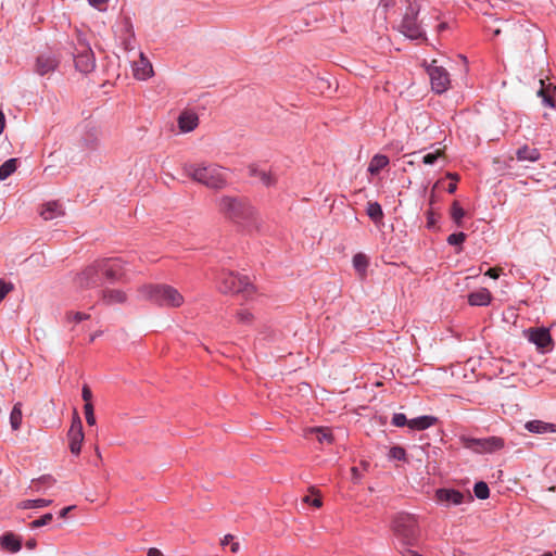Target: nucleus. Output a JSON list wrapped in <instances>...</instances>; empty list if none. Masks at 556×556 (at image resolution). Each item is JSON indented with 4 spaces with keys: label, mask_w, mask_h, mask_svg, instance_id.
Masks as SVG:
<instances>
[{
    "label": "nucleus",
    "mask_w": 556,
    "mask_h": 556,
    "mask_svg": "<svg viewBox=\"0 0 556 556\" xmlns=\"http://www.w3.org/2000/svg\"><path fill=\"white\" fill-rule=\"evenodd\" d=\"M219 213L227 218L245 226H257L256 210L243 198L223 195L217 201Z\"/></svg>",
    "instance_id": "f257e3e1"
},
{
    "label": "nucleus",
    "mask_w": 556,
    "mask_h": 556,
    "mask_svg": "<svg viewBox=\"0 0 556 556\" xmlns=\"http://www.w3.org/2000/svg\"><path fill=\"white\" fill-rule=\"evenodd\" d=\"M186 176L207 188L220 189L226 185L223 169L211 163H188L182 166Z\"/></svg>",
    "instance_id": "f03ea898"
},
{
    "label": "nucleus",
    "mask_w": 556,
    "mask_h": 556,
    "mask_svg": "<svg viewBox=\"0 0 556 556\" xmlns=\"http://www.w3.org/2000/svg\"><path fill=\"white\" fill-rule=\"evenodd\" d=\"M392 532L395 538V548L413 547L419 541L417 519L409 514H399L392 521Z\"/></svg>",
    "instance_id": "7ed1b4c3"
},
{
    "label": "nucleus",
    "mask_w": 556,
    "mask_h": 556,
    "mask_svg": "<svg viewBox=\"0 0 556 556\" xmlns=\"http://www.w3.org/2000/svg\"><path fill=\"white\" fill-rule=\"evenodd\" d=\"M139 294L160 306L176 308L184 302V295L169 285H144L139 288Z\"/></svg>",
    "instance_id": "20e7f679"
},
{
    "label": "nucleus",
    "mask_w": 556,
    "mask_h": 556,
    "mask_svg": "<svg viewBox=\"0 0 556 556\" xmlns=\"http://www.w3.org/2000/svg\"><path fill=\"white\" fill-rule=\"evenodd\" d=\"M218 289L223 293H231L248 301L255 294V287L250 279L233 271H222L218 277Z\"/></svg>",
    "instance_id": "39448f33"
},
{
    "label": "nucleus",
    "mask_w": 556,
    "mask_h": 556,
    "mask_svg": "<svg viewBox=\"0 0 556 556\" xmlns=\"http://www.w3.org/2000/svg\"><path fill=\"white\" fill-rule=\"evenodd\" d=\"M421 5L418 1L409 2L400 25L401 33L409 39L424 38L425 33L420 23L417 21Z\"/></svg>",
    "instance_id": "423d86ee"
},
{
    "label": "nucleus",
    "mask_w": 556,
    "mask_h": 556,
    "mask_svg": "<svg viewBox=\"0 0 556 556\" xmlns=\"http://www.w3.org/2000/svg\"><path fill=\"white\" fill-rule=\"evenodd\" d=\"M462 442L466 448L476 453H493L504 447V440L500 437H490L483 439L462 438Z\"/></svg>",
    "instance_id": "0eeeda50"
},
{
    "label": "nucleus",
    "mask_w": 556,
    "mask_h": 556,
    "mask_svg": "<svg viewBox=\"0 0 556 556\" xmlns=\"http://www.w3.org/2000/svg\"><path fill=\"white\" fill-rule=\"evenodd\" d=\"M114 35L126 51L135 49V31L129 17L124 16L116 22Z\"/></svg>",
    "instance_id": "6e6552de"
},
{
    "label": "nucleus",
    "mask_w": 556,
    "mask_h": 556,
    "mask_svg": "<svg viewBox=\"0 0 556 556\" xmlns=\"http://www.w3.org/2000/svg\"><path fill=\"white\" fill-rule=\"evenodd\" d=\"M98 266L101 269L102 277L110 282L121 280L125 275V264L119 258L98 260Z\"/></svg>",
    "instance_id": "1a4fd4ad"
},
{
    "label": "nucleus",
    "mask_w": 556,
    "mask_h": 556,
    "mask_svg": "<svg viewBox=\"0 0 556 556\" xmlns=\"http://www.w3.org/2000/svg\"><path fill=\"white\" fill-rule=\"evenodd\" d=\"M435 500L444 507L450 508L465 502H471L472 496L470 493L465 494L454 489H438L435 491Z\"/></svg>",
    "instance_id": "9d476101"
},
{
    "label": "nucleus",
    "mask_w": 556,
    "mask_h": 556,
    "mask_svg": "<svg viewBox=\"0 0 556 556\" xmlns=\"http://www.w3.org/2000/svg\"><path fill=\"white\" fill-rule=\"evenodd\" d=\"M437 61H432V64L428 67V74L431 81V87L437 93H442L447 90L450 86V74L447 71L435 65Z\"/></svg>",
    "instance_id": "9b49d317"
},
{
    "label": "nucleus",
    "mask_w": 556,
    "mask_h": 556,
    "mask_svg": "<svg viewBox=\"0 0 556 556\" xmlns=\"http://www.w3.org/2000/svg\"><path fill=\"white\" fill-rule=\"evenodd\" d=\"M102 274L98 266V260L87 266L77 275V283L79 287L89 289L98 287L101 282Z\"/></svg>",
    "instance_id": "f8f14e48"
},
{
    "label": "nucleus",
    "mask_w": 556,
    "mask_h": 556,
    "mask_svg": "<svg viewBox=\"0 0 556 556\" xmlns=\"http://www.w3.org/2000/svg\"><path fill=\"white\" fill-rule=\"evenodd\" d=\"M70 450L73 454L78 455L84 442L83 424L77 413L74 414L72 426L67 432Z\"/></svg>",
    "instance_id": "ddd939ff"
},
{
    "label": "nucleus",
    "mask_w": 556,
    "mask_h": 556,
    "mask_svg": "<svg viewBox=\"0 0 556 556\" xmlns=\"http://www.w3.org/2000/svg\"><path fill=\"white\" fill-rule=\"evenodd\" d=\"M75 66L81 73H89L94 68V55L88 46H83L81 50L75 55Z\"/></svg>",
    "instance_id": "4468645a"
},
{
    "label": "nucleus",
    "mask_w": 556,
    "mask_h": 556,
    "mask_svg": "<svg viewBox=\"0 0 556 556\" xmlns=\"http://www.w3.org/2000/svg\"><path fill=\"white\" fill-rule=\"evenodd\" d=\"M132 74L139 80H147L153 75L152 64L143 52H140L139 59L132 62Z\"/></svg>",
    "instance_id": "2eb2a0df"
},
{
    "label": "nucleus",
    "mask_w": 556,
    "mask_h": 556,
    "mask_svg": "<svg viewBox=\"0 0 556 556\" xmlns=\"http://www.w3.org/2000/svg\"><path fill=\"white\" fill-rule=\"evenodd\" d=\"M59 59L54 53H42L37 58L36 72L39 75H46L53 72L59 65Z\"/></svg>",
    "instance_id": "dca6fc26"
},
{
    "label": "nucleus",
    "mask_w": 556,
    "mask_h": 556,
    "mask_svg": "<svg viewBox=\"0 0 556 556\" xmlns=\"http://www.w3.org/2000/svg\"><path fill=\"white\" fill-rule=\"evenodd\" d=\"M178 128L181 132H190L199 125V116L192 111H184L177 118Z\"/></svg>",
    "instance_id": "f3484780"
},
{
    "label": "nucleus",
    "mask_w": 556,
    "mask_h": 556,
    "mask_svg": "<svg viewBox=\"0 0 556 556\" xmlns=\"http://www.w3.org/2000/svg\"><path fill=\"white\" fill-rule=\"evenodd\" d=\"M101 300L106 305L123 304L127 300V295L123 290L106 288L101 292Z\"/></svg>",
    "instance_id": "a211bd4d"
},
{
    "label": "nucleus",
    "mask_w": 556,
    "mask_h": 556,
    "mask_svg": "<svg viewBox=\"0 0 556 556\" xmlns=\"http://www.w3.org/2000/svg\"><path fill=\"white\" fill-rule=\"evenodd\" d=\"M304 435L307 439L315 438L319 443L331 444L333 441L332 433L329 428L325 427H314L305 430Z\"/></svg>",
    "instance_id": "6ab92c4d"
},
{
    "label": "nucleus",
    "mask_w": 556,
    "mask_h": 556,
    "mask_svg": "<svg viewBox=\"0 0 556 556\" xmlns=\"http://www.w3.org/2000/svg\"><path fill=\"white\" fill-rule=\"evenodd\" d=\"M540 89L538 91V96L542 98V101L545 105L549 108H555V92L556 87L553 86L551 83L546 84L544 79H540Z\"/></svg>",
    "instance_id": "aec40b11"
},
{
    "label": "nucleus",
    "mask_w": 556,
    "mask_h": 556,
    "mask_svg": "<svg viewBox=\"0 0 556 556\" xmlns=\"http://www.w3.org/2000/svg\"><path fill=\"white\" fill-rule=\"evenodd\" d=\"M40 215L45 220H51L64 215L62 205L56 201H51L42 205Z\"/></svg>",
    "instance_id": "412c9836"
},
{
    "label": "nucleus",
    "mask_w": 556,
    "mask_h": 556,
    "mask_svg": "<svg viewBox=\"0 0 556 556\" xmlns=\"http://www.w3.org/2000/svg\"><path fill=\"white\" fill-rule=\"evenodd\" d=\"M530 341L538 348L545 349L552 343V338L547 329L538 328L530 332Z\"/></svg>",
    "instance_id": "4be33fe9"
},
{
    "label": "nucleus",
    "mask_w": 556,
    "mask_h": 556,
    "mask_svg": "<svg viewBox=\"0 0 556 556\" xmlns=\"http://www.w3.org/2000/svg\"><path fill=\"white\" fill-rule=\"evenodd\" d=\"M540 157V151L536 148H532L527 144L516 150V160L519 162H536Z\"/></svg>",
    "instance_id": "5701e85b"
},
{
    "label": "nucleus",
    "mask_w": 556,
    "mask_h": 556,
    "mask_svg": "<svg viewBox=\"0 0 556 556\" xmlns=\"http://www.w3.org/2000/svg\"><path fill=\"white\" fill-rule=\"evenodd\" d=\"M0 545L11 553H17L22 548L21 540L12 532H5L1 535Z\"/></svg>",
    "instance_id": "b1692460"
},
{
    "label": "nucleus",
    "mask_w": 556,
    "mask_h": 556,
    "mask_svg": "<svg viewBox=\"0 0 556 556\" xmlns=\"http://www.w3.org/2000/svg\"><path fill=\"white\" fill-rule=\"evenodd\" d=\"M492 295L491 292L482 288L476 292H472L468 295V302L473 306H484L491 302Z\"/></svg>",
    "instance_id": "393cba45"
},
{
    "label": "nucleus",
    "mask_w": 556,
    "mask_h": 556,
    "mask_svg": "<svg viewBox=\"0 0 556 556\" xmlns=\"http://www.w3.org/2000/svg\"><path fill=\"white\" fill-rule=\"evenodd\" d=\"M438 422V418L433 416H420L409 419L408 428L413 430H426Z\"/></svg>",
    "instance_id": "a878e982"
},
{
    "label": "nucleus",
    "mask_w": 556,
    "mask_h": 556,
    "mask_svg": "<svg viewBox=\"0 0 556 556\" xmlns=\"http://www.w3.org/2000/svg\"><path fill=\"white\" fill-rule=\"evenodd\" d=\"M525 428L533 433L556 432V426L553 424L544 422L542 420H531L525 425Z\"/></svg>",
    "instance_id": "bb28decb"
},
{
    "label": "nucleus",
    "mask_w": 556,
    "mask_h": 556,
    "mask_svg": "<svg viewBox=\"0 0 556 556\" xmlns=\"http://www.w3.org/2000/svg\"><path fill=\"white\" fill-rule=\"evenodd\" d=\"M366 213L375 224H382L383 211L378 202H368Z\"/></svg>",
    "instance_id": "cd10ccee"
},
{
    "label": "nucleus",
    "mask_w": 556,
    "mask_h": 556,
    "mask_svg": "<svg viewBox=\"0 0 556 556\" xmlns=\"http://www.w3.org/2000/svg\"><path fill=\"white\" fill-rule=\"evenodd\" d=\"M389 164L388 156L383 154H376L368 165V172L372 175H377L382 168Z\"/></svg>",
    "instance_id": "c85d7f7f"
},
{
    "label": "nucleus",
    "mask_w": 556,
    "mask_h": 556,
    "mask_svg": "<svg viewBox=\"0 0 556 556\" xmlns=\"http://www.w3.org/2000/svg\"><path fill=\"white\" fill-rule=\"evenodd\" d=\"M52 503L50 500L38 498V500H25L17 504L18 509H31L47 507Z\"/></svg>",
    "instance_id": "c756f323"
},
{
    "label": "nucleus",
    "mask_w": 556,
    "mask_h": 556,
    "mask_svg": "<svg viewBox=\"0 0 556 556\" xmlns=\"http://www.w3.org/2000/svg\"><path fill=\"white\" fill-rule=\"evenodd\" d=\"M368 264V257L365 254L357 253L353 256V266L361 277H365Z\"/></svg>",
    "instance_id": "7c9ffc66"
},
{
    "label": "nucleus",
    "mask_w": 556,
    "mask_h": 556,
    "mask_svg": "<svg viewBox=\"0 0 556 556\" xmlns=\"http://www.w3.org/2000/svg\"><path fill=\"white\" fill-rule=\"evenodd\" d=\"M22 404L16 403L10 414V424L13 430H18L22 424Z\"/></svg>",
    "instance_id": "2f4dec72"
},
{
    "label": "nucleus",
    "mask_w": 556,
    "mask_h": 556,
    "mask_svg": "<svg viewBox=\"0 0 556 556\" xmlns=\"http://www.w3.org/2000/svg\"><path fill=\"white\" fill-rule=\"evenodd\" d=\"M16 159H10L0 166V180H5L16 170Z\"/></svg>",
    "instance_id": "473e14b6"
},
{
    "label": "nucleus",
    "mask_w": 556,
    "mask_h": 556,
    "mask_svg": "<svg viewBox=\"0 0 556 556\" xmlns=\"http://www.w3.org/2000/svg\"><path fill=\"white\" fill-rule=\"evenodd\" d=\"M100 139L97 129L89 131L84 138V144L89 149H96L99 146Z\"/></svg>",
    "instance_id": "72a5a7b5"
},
{
    "label": "nucleus",
    "mask_w": 556,
    "mask_h": 556,
    "mask_svg": "<svg viewBox=\"0 0 556 556\" xmlns=\"http://www.w3.org/2000/svg\"><path fill=\"white\" fill-rule=\"evenodd\" d=\"M475 495L480 500H485L490 495L489 486L485 482L480 481L477 482L473 486Z\"/></svg>",
    "instance_id": "f704fd0d"
},
{
    "label": "nucleus",
    "mask_w": 556,
    "mask_h": 556,
    "mask_svg": "<svg viewBox=\"0 0 556 556\" xmlns=\"http://www.w3.org/2000/svg\"><path fill=\"white\" fill-rule=\"evenodd\" d=\"M451 215L453 220L460 226L462 218L465 216V211L457 201H454L451 207Z\"/></svg>",
    "instance_id": "c9c22d12"
},
{
    "label": "nucleus",
    "mask_w": 556,
    "mask_h": 556,
    "mask_svg": "<svg viewBox=\"0 0 556 556\" xmlns=\"http://www.w3.org/2000/svg\"><path fill=\"white\" fill-rule=\"evenodd\" d=\"M236 317L239 323L249 325L253 321L254 317L251 312L248 309H239L236 314Z\"/></svg>",
    "instance_id": "e433bc0d"
},
{
    "label": "nucleus",
    "mask_w": 556,
    "mask_h": 556,
    "mask_svg": "<svg viewBox=\"0 0 556 556\" xmlns=\"http://www.w3.org/2000/svg\"><path fill=\"white\" fill-rule=\"evenodd\" d=\"M52 519H53V516H52V514L49 513V514L43 515L39 519H36V520L31 521L29 523V527L31 529L39 528V527H42V526H46V525L50 523L52 521Z\"/></svg>",
    "instance_id": "4c0bfd02"
},
{
    "label": "nucleus",
    "mask_w": 556,
    "mask_h": 556,
    "mask_svg": "<svg viewBox=\"0 0 556 556\" xmlns=\"http://www.w3.org/2000/svg\"><path fill=\"white\" fill-rule=\"evenodd\" d=\"M84 412H85V417H86V421L89 426H94L96 425V417H94V413H93V405L92 404H85L84 405Z\"/></svg>",
    "instance_id": "58836bf2"
},
{
    "label": "nucleus",
    "mask_w": 556,
    "mask_h": 556,
    "mask_svg": "<svg viewBox=\"0 0 556 556\" xmlns=\"http://www.w3.org/2000/svg\"><path fill=\"white\" fill-rule=\"evenodd\" d=\"M406 456V452L401 446H393L390 448L389 457L393 459L404 460Z\"/></svg>",
    "instance_id": "ea45409f"
},
{
    "label": "nucleus",
    "mask_w": 556,
    "mask_h": 556,
    "mask_svg": "<svg viewBox=\"0 0 556 556\" xmlns=\"http://www.w3.org/2000/svg\"><path fill=\"white\" fill-rule=\"evenodd\" d=\"M443 155V151L438 149L432 153H428L422 157V162L427 165H432L435 161Z\"/></svg>",
    "instance_id": "a19ab883"
},
{
    "label": "nucleus",
    "mask_w": 556,
    "mask_h": 556,
    "mask_svg": "<svg viewBox=\"0 0 556 556\" xmlns=\"http://www.w3.org/2000/svg\"><path fill=\"white\" fill-rule=\"evenodd\" d=\"M467 236L464 232L452 233L447 238L451 245H459L466 240Z\"/></svg>",
    "instance_id": "79ce46f5"
},
{
    "label": "nucleus",
    "mask_w": 556,
    "mask_h": 556,
    "mask_svg": "<svg viewBox=\"0 0 556 556\" xmlns=\"http://www.w3.org/2000/svg\"><path fill=\"white\" fill-rule=\"evenodd\" d=\"M392 425L395 427H404L409 424V420L406 418V416L402 413L394 414L392 417Z\"/></svg>",
    "instance_id": "37998d69"
},
{
    "label": "nucleus",
    "mask_w": 556,
    "mask_h": 556,
    "mask_svg": "<svg viewBox=\"0 0 556 556\" xmlns=\"http://www.w3.org/2000/svg\"><path fill=\"white\" fill-rule=\"evenodd\" d=\"M13 290V285L11 282H5L0 279V302Z\"/></svg>",
    "instance_id": "c03bdc74"
},
{
    "label": "nucleus",
    "mask_w": 556,
    "mask_h": 556,
    "mask_svg": "<svg viewBox=\"0 0 556 556\" xmlns=\"http://www.w3.org/2000/svg\"><path fill=\"white\" fill-rule=\"evenodd\" d=\"M257 177L267 187L274 185L276 181L271 174L266 172H260L257 174Z\"/></svg>",
    "instance_id": "a18cd8bd"
},
{
    "label": "nucleus",
    "mask_w": 556,
    "mask_h": 556,
    "mask_svg": "<svg viewBox=\"0 0 556 556\" xmlns=\"http://www.w3.org/2000/svg\"><path fill=\"white\" fill-rule=\"evenodd\" d=\"M87 318H89V315L80 312H71L67 314V319L70 321L80 323L81 320H85Z\"/></svg>",
    "instance_id": "49530a36"
},
{
    "label": "nucleus",
    "mask_w": 556,
    "mask_h": 556,
    "mask_svg": "<svg viewBox=\"0 0 556 556\" xmlns=\"http://www.w3.org/2000/svg\"><path fill=\"white\" fill-rule=\"evenodd\" d=\"M81 397L85 401V404H92L91 403L92 392H91V390H90L88 384H84L83 386Z\"/></svg>",
    "instance_id": "de8ad7c7"
},
{
    "label": "nucleus",
    "mask_w": 556,
    "mask_h": 556,
    "mask_svg": "<svg viewBox=\"0 0 556 556\" xmlns=\"http://www.w3.org/2000/svg\"><path fill=\"white\" fill-rule=\"evenodd\" d=\"M303 502L306 503V504H311V505H313L316 508H319L323 505V502H321L320 497H316V498L312 500L309 495H305L303 497Z\"/></svg>",
    "instance_id": "09e8293b"
},
{
    "label": "nucleus",
    "mask_w": 556,
    "mask_h": 556,
    "mask_svg": "<svg viewBox=\"0 0 556 556\" xmlns=\"http://www.w3.org/2000/svg\"><path fill=\"white\" fill-rule=\"evenodd\" d=\"M403 556H421L410 547H402L397 549Z\"/></svg>",
    "instance_id": "8fccbe9b"
},
{
    "label": "nucleus",
    "mask_w": 556,
    "mask_h": 556,
    "mask_svg": "<svg viewBox=\"0 0 556 556\" xmlns=\"http://www.w3.org/2000/svg\"><path fill=\"white\" fill-rule=\"evenodd\" d=\"M501 270H502L501 268H496V267L490 268L485 273V275L489 276L490 278L496 279V278H498Z\"/></svg>",
    "instance_id": "3c124183"
},
{
    "label": "nucleus",
    "mask_w": 556,
    "mask_h": 556,
    "mask_svg": "<svg viewBox=\"0 0 556 556\" xmlns=\"http://www.w3.org/2000/svg\"><path fill=\"white\" fill-rule=\"evenodd\" d=\"M89 3L99 9V10H102V7L106 3L108 0H88Z\"/></svg>",
    "instance_id": "603ef678"
},
{
    "label": "nucleus",
    "mask_w": 556,
    "mask_h": 556,
    "mask_svg": "<svg viewBox=\"0 0 556 556\" xmlns=\"http://www.w3.org/2000/svg\"><path fill=\"white\" fill-rule=\"evenodd\" d=\"M232 540H233V535H231V534H226V535L222 539V541H220V545H222V546H226L227 544L231 543V542H232Z\"/></svg>",
    "instance_id": "864d4df0"
},
{
    "label": "nucleus",
    "mask_w": 556,
    "mask_h": 556,
    "mask_svg": "<svg viewBox=\"0 0 556 556\" xmlns=\"http://www.w3.org/2000/svg\"><path fill=\"white\" fill-rule=\"evenodd\" d=\"M75 508V506H67V507H64L63 509H61L60 511V517L61 518H65L67 516V514L73 510Z\"/></svg>",
    "instance_id": "5fc2aeb1"
},
{
    "label": "nucleus",
    "mask_w": 556,
    "mask_h": 556,
    "mask_svg": "<svg viewBox=\"0 0 556 556\" xmlns=\"http://www.w3.org/2000/svg\"><path fill=\"white\" fill-rule=\"evenodd\" d=\"M5 127V117L2 111H0V135L3 132Z\"/></svg>",
    "instance_id": "6e6d98bb"
},
{
    "label": "nucleus",
    "mask_w": 556,
    "mask_h": 556,
    "mask_svg": "<svg viewBox=\"0 0 556 556\" xmlns=\"http://www.w3.org/2000/svg\"><path fill=\"white\" fill-rule=\"evenodd\" d=\"M147 556H163V554L157 548L152 547L148 551Z\"/></svg>",
    "instance_id": "4d7b16f0"
},
{
    "label": "nucleus",
    "mask_w": 556,
    "mask_h": 556,
    "mask_svg": "<svg viewBox=\"0 0 556 556\" xmlns=\"http://www.w3.org/2000/svg\"><path fill=\"white\" fill-rule=\"evenodd\" d=\"M240 549V545L238 542H231L230 551L232 554H237Z\"/></svg>",
    "instance_id": "13d9d810"
},
{
    "label": "nucleus",
    "mask_w": 556,
    "mask_h": 556,
    "mask_svg": "<svg viewBox=\"0 0 556 556\" xmlns=\"http://www.w3.org/2000/svg\"><path fill=\"white\" fill-rule=\"evenodd\" d=\"M26 547L29 548V549H34L37 545L36 541L34 539H30L26 542Z\"/></svg>",
    "instance_id": "bf43d9fd"
},
{
    "label": "nucleus",
    "mask_w": 556,
    "mask_h": 556,
    "mask_svg": "<svg viewBox=\"0 0 556 556\" xmlns=\"http://www.w3.org/2000/svg\"><path fill=\"white\" fill-rule=\"evenodd\" d=\"M456 189H457L456 181L451 182V184L448 185V187H447V192H448V193H454V192L456 191Z\"/></svg>",
    "instance_id": "052dcab7"
},
{
    "label": "nucleus",
    "mask_w": 556,
    "mask_h": 556,
    "mask_svg": "<svg viewBox=\"0 0 556 556\" xmlns=\"http://www.w3.org/2000/svg\"><path fill=\"white\" fill-rule=\"evenodd\" d=\"M446 176L448 178L453 179L454 181H457L459 179L458 175H456V174L448 173Z\"/></svg>",
    "instance_id": "680f3d73"
},
{
    "label": "nucleus",
    "mask_w": 556,
    "mask_h": 556,
    "mask_svg": "<svg viewBox=\"0 0 556 556\" xmlns=\"http://www.w3.org/2000/svg\"><path fill=\"white\" fill-rule=\"evenodd\" d=\"M542 556H556V551L555 552H546Z\"/></svg>",
    "instance_id": "e2e57ef3"
},
{
    "label": "nucleus",
    "mask_w": 556,
    "mask_h": 556,
    "mask_svg": "<svg viewBox=\"0 0 556 556\" xmlns=\"http://www.w3.org/2000/svg\"><path fill=\"white\" fill-rule=\"evenodd\" d=\"M445 28H446V24H445V23H441V24L439 25V31H442V30H443V29H445Z\"/></svg>",
    "instance_id": "0e129e2a"
},
{
    "label": "nucleus",
    "mask_w": 556,
    "mask_h": 556,
    "mask_svg": "<svg viewBox=\"0 0 556 556\" xmlns=\"http://www.w3.org/2000/svg\"><path fill=\"white\" fill-rule=\"evenodd\" d=\"M98 333H94L90 337V341H93L97 338Z\"/></svg>",
    "instance_id": "69168bd1"
},
{
    "label": "nucleus",
    "mask_w": 556,
    "mask_h": 556,
    "mask_svg": "<svg viewBox=\"0 0 556 556\" xmlns=\"http://www.w3.org/2000/svg\"><path fill=\"white\" fill-rule=\"evenodd\" d=\"M500 33H501V30H500V29H496V30L494 31V35H495V36H497V35H500Z\"/></svg>",
    "instance_id": "338daca9"
},
{
    "label": "nucleus",
    "mask_w": 556,
    "mask_h": 556,
    "mask_svg": "<svg viewBox=\"0 0 556 556\" xmlns=\"http://www.w3.org/2000/svg\"><path fill=\"white\" fill-rule=\"evenodd\" d=\"M352 472H353V475H356L357 469L356 468H352Z\"/></svg>",
    "instance_id": "774afa93"
}]
</instances>
